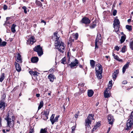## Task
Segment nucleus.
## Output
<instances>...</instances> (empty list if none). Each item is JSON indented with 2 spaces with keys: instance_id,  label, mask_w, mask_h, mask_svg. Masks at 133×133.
Returning <instances> with one entry per match:
<instances>
[{
  "instance_id": "obj_18",
  "label": "nucleus",
  "mask_w": 133,
  "mask_h": 133,
  "mask_svg": "<svg viewBox=\"0 0 133 133\" xmlns=\"http://www.w3.org/2000/svg\"><path fill=\"white\" fill-rule=\"evenodd\" d=\"M5 107V103L3 101L1 100L0 101V109H4Z\"/></svg>"
},
{
  "instance_id": "obj_55",
  "label": "nucleus",
  "mask_w": 133,
  "mask_h": 133,
  "mask_svg": "<svg viewBox=\"0 0 133 133\" xmlns=\"http://www.w3.org/2000/svg\"><path fill=\"white\" fill-rule=\"evenodd\" d=\"M41 22L44 23L45 25L46 24V22L43 20H41Z\"/></svg>"
},
{
  "instance_id": "obj_41",
  "label": "nucleus",
  "mask_w": 133,
  "mask_h": 133,
  "mask_svg": "<svg viewBox=\"0 0 133 133\" xmlns=\"http://www.w3.org/2000/svg\"><path fill=\"white\" fill-rule=\"evenodd\" d=\"M117 75L116 74H114L113 73L112 75V77L114 80L116 78H117Z\"/></svg>"
},
{
  "instance_id": "obj_58",
  "label": "nucleus",
  "mask_w": 133,
  "mask_h": 133,
  "mask_svg": "<svg viewBox=\"0 0 133 133\" xmlns=\"http://www.w3.org/2000/svg\"><path fill=\"white\" fill-rule=\"evenodd\" d=\"M110 127H109V128L108 130V131H107V133H109V131H110Z\"/></svg>"
},
{
  "instance_id": "obj_53",
  "label": "nucleus",
  "mask_w": 133,
  "mask_h": 133,
  "mask_svg": "<svg viewBox=\"0 0 133 133\" xmlns=\"http://www.w3.org/2000/svg\"><path fill=\"white\" fill-rule=\"evenodd\" d=\"M44 114L46 115H48L49 112L47 111H44Z\"/></svg>"
},
{
  "instance_id": "obj_6",
  "label": "nucleus",
  "mask_w": 133,
  "mask_h": 133,
  "mask_svg": "<svg viewBox=\"0 0 133 133\" xmlns=\"http://www.w3.org/2000/svg\"><path fill=\"white\" fill-rule=\"evenodd\" d=\"M34 50L37 52L39 56H41L43 54V50L40 45H38L36 46L34 48Z\"/></svg>"
},
{
  "instance_id": "obj_15",
  "label": "nucleus",
  "mask_w": 133,
  "mask_h": 133,
  "mask_svg": "<svg viewBox=\"0 0 133 133\" xmlns=\"http://www.w3.org/2000/svg\"><path fill=\"white\" fill-rule=\"evenodd\" d=\"M15 66L16 69L17 71L18 72L20 71L21 70V68L20 66L19 63L16 62H15Z\"/></svg>"
},
{
  "instance_id": "obj_57",
  "label": "nucleus",
  "mask_w": 133,
  "mask_h": 133,
  "mask_svg": "<svg viewBox=\"0 0 133 133\" xmlns=\"http://www.w3.org/2000/svg\"><path fill=\"white\" fill-rule=\"evenodd\" d=\"M34 72V71H32L31 70V71H30L29 72L30 73V74L31 75H32V73H33V72Z\"/></svg>"
},
{
  "instance_id": "obj_64",
  "label": "nucleus",
  "mask_w": 133,
  "mask_h": 133,
  "mask_svg": "<svg viewBox=\"0 0 133 133\" xmlns=\"http://www.w3.org/2000/svg\"><path fill=\"white\" fill-rule=\"evenodd\" d=\"M105 57L107 58L108 59L109 58V56H106Z\"/></svg>"
},
{
  "instance_id": "obj_35",
  "label": "nucleus",
  "mask_w": 133,
  "mask_h": 133,
  "mask_svg": "<svg viewBox=\"0 0 133 133\" xmlns=\"http://www.w3.org/2000/svg\"><path fill=\"white\" fill-rule=\"evenodd\" d=\"M38 74H39V73L35 71H34L32 73V74L31 75H33L34 77H36L37 76Z\"/></svg>"
},
{
  "instance_id": "obj_5",
  "label": "nucleus",
  "mask_w": 133,
  "mask_h": 133,
  "mask_svg": "<svg viewBox=\"0 0 133 133\" xmlns=\"http://www.w3.org/2000/svg\"><path fill=\"white\" fill-rule=\"evenodd\" d=\"M101 38L102 37L101 34L98 33L95 41V49H97L98 48V46L97 45L98 43H100V44L102 43Z\"/></svg>"
},
{
  "instance_id": "obj_24",
  "label": "nucleus",
  "mask_w": 133,
  "mask_h": 133,
  "mask_svg": "<svg viewBox=\"0 0 133 133\" xmlns=\"http://www.w3.org/2000/svg\"><path fill=\"white\" fill-rule=\"evenodd\" d=\"M126 38V36L125 35H124L122 36L121 37V39L120 40V43H122L125 41Z\"/></svg>"
},
{
  "instance_id": "obj_62",
  "label": "nucleus",
  "mask_w": 133,
  "mask_h": 133,
  "mask_svg": "<svg viewBox=\"0 0 133 133\" xmlns=\"http://www.w3.org/2000/svg\"><path fill=\"white\" fill-rule=\"evenodd\" d=\"M118 61H119V62H122V59H120L119 58V59Z\"/></svg>"
},
{
  "instance_id": "obj_38",
  "label": "nucleus",
  "mask_w": 133,
  "mask_h": 133,
  "mask_svg": "<svg viewBox=\"0 0 133 133\" xmlns=\"http://www.w3.org/2000/svg\"><path fill=\"white\" fill-rule=\"evenodd\" d=\"M126 46H124L122 48L121 50V51L122 52L124 53L126 51Z\"/></svg>"
},
{
  "instance_id": "obj_63",
  "label": "nucleus",
  "mask_w": 133,
  "mask_h": 133,
  "mask_svg": "<svg viewBox=\"0 0 133 133\" xmlns=\"http://www.w3.org/2000/svg\"><path fill=\"white\" fill-rule=\"evenodd\" d=\"M131 21V19H129L128 20V22L129 23Z\"/></svg>"
},
{
  "instance_id": "obj_43",
  "label": "nucleus",
  "mask_w": 133,
  "mask_h": 133,
  "mask_svg": "<svg viewBox=\"0 0 133 133\" xmlns=\"http://www.w3.org/2000/svg\"><path fill=\"white\" fill-rule=\"evenodd\" d=\"M96 26V24H93L91 25L90 26V28L91 29H93L95 28Z\"/></svg>"
},
{
  "instance_id": "obj_34",
  "label": "nucleus",
  "mask_w": 133,
  "mask_h": 133,
  "mask_svg": "<svg viewBox=\"0 0 133 133\" xmlns=\"http://www.w3.org/2000/svg\"><path fill=\"white\" fill-rule=\"evenodd\" d=\"M46 129H42L41 130L40 133H47V131H46Z\"/></svg>"
},
{
  "instance_id": "obj_60",
  "label": "nucleus",
  "mask_w": 133,
  "mask_h": 133,
  "mask_svg": "<svg viewBox=\"0 0 133 133\" xmlns=\"http://www.w3.org/2000/svg\"><path fill=\"white\" fill-rule=\"evenodd\" d=\"M118 56L116 55L115 57H114V58L116 59L117 58H118Z\"/></svg>"
},
{
  "instance_id": "obj_20",
  "label": "nucleus",
  "mask_w": 133,
  "mask_h": 133,
  "mask_svg": "<svg viewBox=\"0 0 133 133\" xmlns=\"http://www.w3.org/2000/svg\"><path fill=\"white\" fill-rule=\"evenodd\" d=\"M108 89H106L104 92V96L105 98H108L110 96L108 91Z\"/></svg>"
},
{
  "instance_id": "obj_17",
  "label": "nucleus",
  "mask_w": 133,
  "mask_h": 133,
  "mask_svg": "<svg viewBox=\"0 0 133 133\" xmlns=\"http://www.w3.org/2000/svg\"><path fill=\"white\" fill-rule=\"evenodd\" d=\"M129 63H127L126 64H125L123 66L122 68V72L123 73H124L125 72L126 69L128 68L129 66Z\"/></svg>"
},
{
  "instance_id": "obj_27",
  "label": "nucleus",
  "mask_w": 133,
  "mask_h": 133,
  "mask_svg": "<svg viewBox=\"0 0 133 133\" xmlns=\"http://www.w3.org/2000/svg\"><path fill=\"white\" fill-rule=\"evenodd\" d=\"M95 62V61L93 60H90V64L92 68L94 67Z\"/></svg>"
},
{
  "instance_id": "obj_8",
  "label": "nucleus",
  "mask_w": 133,
  "mask_h": 133,
  "mask_svg": "<svg viewBox=\"0 0 133 133\" xmlns=\"http://www.w3.org/2000/svg\"><path fill=\"white\" fill-rule=\"evenodd\" d=\"M81 22L82 23L87 24H89L90 23L91 21L88 18L84 17L82 18Z\"/></svg>"
},
{
  "instance_id": "obj_59",
  "label": "nucleus",
  "mask_w": 133,
  "mask_h": 133,
  "mask_svg": "<svg viewBox=\"0 0 133 133\" xmlns=\"http://www.w3.org/2000/svg\"><path fill=\"white\" fill-rule=\"evenodd\" d=\"M78 115L77 114H75V117L76 118H77L78 117Z\"/></svg>"
},
{
  "instance_id": "obj_33",
  "label": "nucleus",
  "mask_w": 133,
  "mask_h": 133,
  "mask_svg": "<svg viewBox=\"0 0 133 133\" xmlns=\"http://www.w3.org/2000/svg\"><path fill=\"white\" fill-rule=\"evenodd\" d=\"M72 36L74 38H75L76 40H77L78 37V34L77 33H76L74 34Z\"/></svg>"
},
{
  "instance_id": "obj_36",
  "label": "nucleus",
  "mask_w": 133,
  "mask_h": 133,
  "mask_svg": "<svg viewBox=\"0 0 133 133\" xmlns=\"http://www.w3.org/2000/svg\"><path fill=\"white\" fill-rule=\"evenodd\" d=\"M129 46L130 49L133 50V41L130 42L129 44Z\"/></svg>"
},
{
  "instance_id": "obj_32",
  "label": "nucleus",
  "mask_w": 133,
  "mask_h": 133,
  "mask_svg": "<svg viewBox=\"0 0 133 133\" xmlns=\"http://www.w3.org/2000/svg\"><path fill=\"white\" fill-rule=\"evenodd\" d=\"M84 84L82 83H79L78 84V87L79 89L80 90H81V91H82L83 90H81L82 88H81V87H83L84 86Z\"/></svg>"
},
{
  "instance_id": "obj_47",
  "label": "nucleus",
  "mask_w": 133,
  "mask_h": 133,
  "mask_svg": "<svg viewBox=\"0 0 133 133\" xmlns=\"http://www.w3.org/2000/svg\"><path fill=\"white\" fill-rule=\"evenodd\" d=\"M6 97V95L5 94H4L1 97L2 100L3 101V100H4L5 99Z\"/></svg>"
},
{
  "instance_id": "obj_22",
  "label": "nucleus",
  "mask_w": 133,
  "mask_h": 133,
  "mask_svg": "<svg viewBox=\"0 0 133 133\" xmlns=\"http://www.w3.org/2000/svg\"><path fill=\"white\" fill-rule=\"evenodd\" d=\"M94 93V92L92 90H88V95L89 97L92 96Z\"/></svg>"
},
{
  "instance_id": "obj_10",
  "label": "nucleus",
  "mask_w": 133,
  "mask_h": 133,
  "mask_svg": "<svg viewBox=\"0 0 133 133\" xmlns=\"http://www.w3.org/2000/svg\"><path fill=\"white\" fill-rule=\"evenodd\" d=\"M54 36L52 37V38L53 39H55L56 40L55 41V42L56 41H57L58 43V42L62 41L60 40H59V38L60 36L58 34V32H54Z\"/></svg>"
},
{
  "instance_id": "obj_37",
  "label": "nucleus",
  "mask_w": 133,
  "mask_h": 133,
  "mask_svg": "<svg viewBox=\"0 0 133 133\" xmlns=\"http://www.w3.org/2000/svg\"><path fill=\"white\" fill-rule=\"evenodd\" d=\"M6 44V42L5 41H3L2 42H1V43L0 44V46H5Z\"/></svg>"
},
{
  "instance_id": "obj_51",
  "label": "nucleus",
  "mask_w": 133,
  "mask_h": 133,
  "mask_svg": "<svg viewBox=\"0 0 133 133\" xmlns=\"http://www.w3.org/2000/svg\"><path fill=\"white\" fill-rule=\"evenodd\" d=\"M119 73V70L118 69H117L113 73L116 74L117 75Z\"/></svg>"
},
{
  "instance_id": "obj_4",
  "label": "nucleus",
  "mask_w": 133,
  "mask_h": 133,
  "mask_svg": "<svg viewBox=\"0 0 133 133\" xmlns=\"http://www.w3.org/2000/svg\"><path fill=\"white\" fill-rule=\"evenodd\" d=\"M96 75L98 78L101 79L102 77V66L99 64H98L96 67Z\"/></svg>"
},
{
  "instance_id": "obj_11",
  "label": "nucleus",
  "mask_w": 133,
  "mask_h": 133,
  "mask_svg": "<svg viewBox=\"0 0 133 133\" xmlns=\"http://www.w3.org/2000/svg\"><path fill=\"white\" fill-rule=\"evenodd\" d=\"M108 119L109 124L111 125L112 124L114 121L113 116L111 115H109L108 116Z\"/></svg>"
},
{
  "instance_id": "obj_19",
  "label": "nucleus",
  "mask_w": 133,
  "mask_h": 133,
  "mask_svg": "<svg viewBox=\"0 0 133 133\" xmlns=\"http://www.w3.org/2000/svg\"><path fill=\"white\" fill-rule=\"evenodd\" d=\"M85 122L86 129L87 130H89L90 127V124H91V122H89L86 120Z\"/></svg>"
},
{
  "instance_id": "obj_21",
  "label": "nucleus",
  "mask_w": 133,
  "mask_h": 133,
  "mask_svg": "<svg viewBox=\"0 0 133 133\" xmlns=\"http://www.w3.org/2000/svg\"><path fill=\"white\" fill-rule=\"evenodd\" d=\"M38 58L37 57H32L31 59V62L33 63H36L38 62Z\"/></svg>"
},
{
  "instance_id": "obj_49",
  "label": "nucleus",
  "mask_w": 133,
  "mask_h": 133,
  "mask_svg": "<svg viewBox=\"0 0 133 133\" xmlns=\"http://www.w3.org/2000/svg\"><path fill=\"white\" fill-rule=\"evenodd\" d=\"M119 49V48L118 46H116L115 47V49L117 51H118Z\"/></svg>"
},
{
  "instance_id": "obj_9",
  "label": "nucleus",
  "mask_w": 133,
  "mask_h": 133,
  "mask_svg": "<svg viewBox=\"0 0 133 133\" xmlns=\"http://www.w3.org/2000/svg\"><path fill=\"white\" fill-rule=\"evenodd\" d=\"M78 65V61L76 59H75V61L72 62L69 65L71 68H73L76 66H77Z\"/></svg>"
},
{
  "instance_id": "obj_14",
  "label": "nucleus",
  "mask_w": 133,
  "mask_h": 133,
  "mask_svg": "<svg viewBox=\"0 0 133 133\" xmlns=\"http://www.w3.org/2000/svg\"><path fill=\"white\" fill-rule=\"evenodd\" d=\"M48 78L50 79V82H52L54 81V79H55V77L54 75L52 74H50L48 76Z\"/></svg>"
},
{
  "instance_id": "obj_40",
  "label": "nucleus",
  "mask_w": 133,
  "mask_h": 133,
  "mask_svg": "<svg viewBox=\"0 0 133 133\" xmlns=\"http://www.w3.org/2000/svg\"><path fill=\"white\" fill-rule=\"evenodd\" d=\"M115 29V30L116 32H117L119 30V26H116L115 28H114Z\"/></svg>"
},
{
  "instance_id": "obj_7",
  "label": "nucleus",
  "mask_w": 133,
  "mask_h": 133,
  "mask_svg": "<svg viewBox=\"0 0 133 133\" xmlns=\"http://www.w3.org/2000/svg\"><path fill=\"white\" fill-rule=\"evenodd\" d=\"M55 116L54 114H52L50 117V120L52 124H53L55 122H58V119L59 117V115L57 116L55 118H54Z\"/></svg>"
},
{
  "instance_id": "obj_31",
  "label": "nucleus",
  "mask_w": 133,
  "mask_h": 133,
  "mask_svg": "<svg viewBox=\"0 0 133 133\" xmlns=\"http://www.w3.org/2000/svg\"><path fill=\"white\" fill-rule=\"evenodd\" d=\"M126 28L129 31H131L132 29V27L131 25H127L126 26Z\"/></svg>"
},
{
  "instance_id": "obj_25",
  "label": "nucleus",
  "mask_w": 133,
  "mask_h": 133,
  "mask_svg": "<svg viewBox=\"0 0 133 133\" xmlns=\"http://www.w3.org/2000/svg\"><path fill=\"white\" fill-rule=\"evenodd\" d=\"M16 26L15 24H13L11 27V31L12 32L15 33L16 32L15 27Z\"/></svg>"
},
{
  "instance_id": "obj_23",
  "label": "nucleus",
  "mask_w": 133,
  "mask_h": 133,
  "mask_svg": "<svg viewBox=\"0 0 133 133\" xmlns=\"http://www.w3.org/2000/svg\"><path fill=\"white\" fill-rule=\"evenodd\" d=\"M34 37L33 36H31L29 39L30 43L32 44L35 42Z\"/></svg>"
},
{
  "instance_id": "obj_56",
  "label": "nucleus",
  "mask_w": 133,
  "mask_h": 133,
  "mask_svg": "<svg viewBox=\"0 0 133 133\" xmlns=\"http://www.w3.org/2000/svg\"><path fill=\"white\" fill-rule=\"evenodd\" d=\"M40 95L39 94H37L36 95V96L37 97H39Z\"/></svg>"
},
{
  "instance_id": "obj_61",
  "label": "nucleus",
  "mask_w": 133,
  "mask_h": 133,
  "mask_svg": "<svg viewBox=\"0 0 133 133\" xmlns=\"http://www.w3.org/2000/svg\"><path fill=\"white\" fill-rule=\"evenodd\" d=\"M10 18L9 17H7L6 18V21H8L9 20Z\"/></svg>"
},
{
  "instance_id": "obj_12",
  "label": "nucleus",
  "mask_w": 133,
  "mask_h": 133,
  "mask_svg": "<svg viewBox=\"0 0 133 133\" xmlns=\"http://www.w3.org/2000/svg\"><path fill=\"white\" fill-rule=\"evenodd\" d=\"M117 18V17H115L114 21L113 24L114 28H115L116 26H119L120 22L119 19H118Z\"/></svg>"
},
{
  "instance_id": "obj_48",
  "label": "nucleus",
  "mask_w": 133,
  "mask_h": 133,
  "mask_svg": "<svg viewBox=\"0 0 133 133\" xmlns=\"http://www.w3.org/2000/svg\"><path fill=\"white\" fill-rule=\"evenodd\" d=\"M8 8V6L4 4L3 6V9L4 10H6Z\"/></svg>"
},
{
  "instance_id": "obj_16",
  "label": "nucleus",
  "mask_w": 133,
  "mask_h": 133,
  "mask_svg": "<svg viewBox=\"0 0 133 133\" xmlns=\"http://www.w3.org/2000/svg\"><path fill=\"white\" fill-rule=\"evenodd\" d=\"M17 59L16 60L17 62L20 63H21L22 62V59L21 58V56L19 53H18L17 56Z\"/></svg>"
},
{
  "instance_id": "obj_45",
  "label": "nucleus",
  "mask_w": 133,
  "mask_h": 133,
  "mask_svg": "<svg viewBox=\"0 0 133 133\" xmlns=\"http://www.w3.org/2000/svg\"><path fill=\"white\" fill-rule=\"evenodd\" d=\"M66 59L65 57L62 58L61 60V63L63 64H64L65 62Z\"/></svg>"
},
{
  "instance_id": "obj_30",
  "label": "nucleus",
  "mask_w": 133,
  "mask_h": 133,
  "mask_svg": "<svg viewBox=\"0 0 133 133\" xmlns=\"http://www.w3.org/2000/svg\"><path fill=\"white\" fill-rule=\"evenodd\" d=\"M43 105V102L42 101H41L39 105V106L38 108V109L39 110L42 107Z\"/></svg>"
},
{
  "instance_id": "obj_52",
  "label": "nucleus",
  "mask_w": 133,
  "mask_h": 133,
  "mask_svg": "<svg viewBox=\"0 0 133 133\" xmlns=\"http://www.w3.org/2000/svg\"><path fill=\"white\" fill-rule=\"evenodd\" d=\"M75 126H74L72 127L71 129L72 130V132H73V131L75 130Z\"/></svg>"
},
{
  "instance_id": "obj_29",
  "label": "nucleus",
  "mask_w": 133,
  "mask_h": 133,
  "mask_svg": "<svg viewBox=\"0 0 133 133\" xmlns=\"http://www.w3.org/2000/svg\"><path fill=\"white\" fill-rule=\"evenodd\" d=\"M73 36H71L69 38V41L68 42V43H71L72 42H74V40Z\"/></svg>"
},
{
  "instance_id": "obj_44",
  "label": "nucleus",
  "mask_w": 133,
  "mask_h": 133,
  "mask_svg": "<svg viewBox=\"0 0 133 133\" xmlns=\"http://www.w3.org/2000/svg\"><path fill=\"white\" fill-rule=\"evenodd\" d=\"M112 80H111L109 81V84L108 85L109 87H112Z\"/></svg>"
},
{
  "instance_id": "obj_28",
  "label": "nucleus",
  "mask_w": 133,
  "mask_h": 133,
  "mask_svg": "<svg viewBox=\"0 0 133 133\" xmlns=\"http://www.w3.org/2000/svg\"><path fill=\"white\" fill-rule=\"evenodd\" d=\"M4 74L3 73L0 77V82H2L5 78Z\"/></svg>"
},
{
  "instance_id": "obj_26",
  "label": "nucleus",
  "mask_w": 133,
  "mask_h": 133,
  "mask_svg": "<svg viewBox=\"0 0 133 133\" xmlns=\"http://www.w3.org/2000/svg\"><path fill=\"white\" fill-rule=\"evenodd\" d=\"M35 3L37 5L41 7L42 6L41 3L38 1H36L35 2Z\"/></svg>"
},
{
  "instance_id": "obj_2",
  "label": "nucleus",
  "mask_w": 133,
  "mask_h": 133,
  "mask_svg": "<svg viewBox=\"0 0 133 133\" xmlns=\"http://www.w3.org/2000/svg\"><path fill=\"white\" fill-rule=\"evenodd\" d=\"M55 45L56 48L60 53H61L64 52L65 50V48L64 44L63 42H58L56 41L55 42Z\"/></svg>"
},
{
  "instance_id": "obj_39",
  "label": "nucleus",
  "mask_w": 133,
  "mask_h": 133,
  "mask_svg": "<svg viewBox=\"0 0 133 133\" xmlns=\"http://www.w3.org/2000/svg\"><path fill=\"white\" fill-rule=\"evenodd\" d=\"M22 9L24 10V12L25 14H26L27 13V11H26L27 8L25 6H23L22 7Z\"/></svg>"
},
{
  "instance_id": "obj_42",
  "label": "nucleus",
  "mask_w": 133,
  "mask_h": 133,
  "mask_svg": "<svg viewBox=\"0 0 133 133\" xmlns=\"http://www.w3.org/2000/svg\"><path fill=\"white\" fill-rule=\"evenodd\" d=\"M117 11L116 10H114L112 12V15L114 16H115L117 14Z\"/></svg>"
},
{
  "instance_id": "obj_46",
  "label": "nucleus",
  "mask_w": 133,
  "mask_h": 133,
  "mask_svg": "<svg viewBox=\"0 0 133 133\" xmlns=\"http://www.w3.org/2000/svg\"><path fill=\"white\" fill-rule=\"evenodd\" d=\"M10 22L8 21H6L5 22V23L4 24V25L6 26L7 25V24H10Z\"/></svg>"
},
{
  "instance_id": "obj_50",
  "label": "nucleus",
  "mask_w": 133,
  "mask_h": 133,
  "mask_svg": "<svg viewBox=\"0 0 133 133\" xmlns=\"http://www.w3.org/2000/svg\"><path fill=\"white\" fill-rule=\"evenodd\" d=\"M100 123H97L95 126V127H98L100 126Z\"/></svg>"
},
{
  "instance_id": "obj_54",
  "label": "nucleus",
  "mask_w": 133,
  "mask_h": 133,
  "mask_svg": "<svg viewBox=\"0 0 133 133\" xmlns=\"http://www.w3.org/2000/svg\"><path fill=\"white\" fill-rule=\"evenodd\" d=\"M127 82L126 81H124L122 82V83L123 84H127Z\"/></svg>"
},
{
  "instance_id": "obj_13",
  "label": "nucleus",
  "mask_w": 133,
  "mask_h": 133,
  "mask_svg": "<svg viewBox=\"0 0 133 133\" xmlns=\"http://www.w3.org/2000/svg\"><path fill=\"white\" fill-rule=\"evenodd\" d=\"M94 114H89L87 117V118L85 119L89 122H91L92 120H94Z\"/></svg>"
},
{
  "instance_id": "obj_1",
  "label": "nucleus",
  "mask_w": 133,
  "mask_h": 133,
  "mask_svg": "<svg viewBox=\"0 0 133 133\" xmlns=\"http://www.w3.org/2000/svg\"><path fill=\"white\" fill-rule=\"evenodd\" d=\"M5 119L7 122V125L10 128H13L14 123V117L13 113L10 111L8 112Z\"/></svg>"
},
{
  "instance_id": "obj_3",
  "label": "nucleus",
  "mask_w": 133,
  "mask_h": 133,
  "mask_svg": "<svg viewBox=\"0 0 133 133\" xmlns=\"http://www.w3.org/2000/svg\"><path fill=\"white\" fill-rule=\"evenodd\" d=\"M130 117V118L128 120L127 123V127L126 130H127L131 129L133 126V111L131 112Z\"/></svg>"
}]
</instances>
